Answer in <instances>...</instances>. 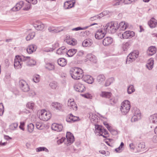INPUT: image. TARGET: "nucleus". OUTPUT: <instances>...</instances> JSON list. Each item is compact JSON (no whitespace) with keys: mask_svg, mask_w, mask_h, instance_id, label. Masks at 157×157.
Listing matches in <instances>:
<instances>
[{"mask_svg":"<svg viewBox=\"0 0 157 157\" xmlns=\"http://www.w3.org/2000/svg\"><path fill=\"white\" fill-rule=\"evenodd\" d=\"M62 106V104L57 102H53L51 105L52 109L60 111L63 109Z\"/></svg>","mask_w":157,"mask_h":157,"instance_id":"15","label":"nucleus"},{"mask_svg":"<svg viewBox=\"0 0 157 157\" xmlns=\"http://www.w3.org/2000/svg\"><path fill=\"white\" fill-rule=\"evenodd\" d=\"M39 113V118L43 121H46L48 120L51 117L50 113L44 109L41 110Z\"/></svg>","mask_w":157,"mask_h":157,"instance_id":"7","label":"nucleus"},{"mask_svg":"<svg viewBox=\"0 0 157 157\" xmlns=\"http://www.w3.org/2000/svg\"><path fill=\"white\" fill-rule=\"evenodd\" d=\"M156 52V48L155 46H151L148 47L147 51V55L149 56H152L155 54Z\"/></svg>","mask_w":157,"mask_h":157,"instance_id":"21","label":"nucleus"},{"mask_svg":"<svg viewBox=\"0 0 157 157\" xmlns=\"http://www.w3.org/2000/svg\"><path fill=\"white\" fill-rule=\"evenodd\" d=\"M63 127L61 124H59L57 123H53L52 126V130L57 132L61 131L63 129Z\"/></svg>","mask_w":157,"mask_h":157,"instance_id":"20","label":"nucleus"},{"mask_svg":"<svg viewBox=\"0 0 157 157\" xmlns=\"http://www.w3.org/2000/svg\"><path fill=\"white\" fill-rule=\"evenodd\" d=\"M25 56H16L14 59V66L15 69H19L22 67L23 63H25Z\"/></svg>","mask_w":157,"mask_h":157,"instance_id":"3","label":"nucleus"},{"mask_svg":"<svg viewBox=\"0 0 157 157\" xmlns=\"http://www.w3.org/2000/svg\"><path fill=\"white\" fill-rule=\"evenodd\" d=\"M113 40L112 38L110 37H106L103 40L102 44L105 46H108L113 43Z\"/></svg>","mask_w":157,"mask_h":157,"instance_id":"14","label":"nucleus"},{"mask_svg":"<svg viewBox=\"0 0 157 157\" xmlns=\"http://www.w3.org/2000/svg\"><path fill=\"white\" fill-rule=\"evenodd\" d=\"M49 85L52 89H56L57 86V83L55 81H53L50 83Z\"/></svg>","mask_w":157,"mask_h":157,"instance_id":"52","label":"nucleus"},{"mask_svg":"<svg viewBox=\"0 0 157 157\" xmlns=\"http://www.w3.org/2000/svg\"><path fill=\"white\" fill-rule=\"evenodd\" d=\"M82 96L87 98L91 99L92 98V96L89 93H86L84 94H82Z\"/></svg>","mask_w":157,"mask_h":157,"instance_id":"58","label":"nucleus"},{"mask_svg":"<svg viewBox=\"0 0 157 157\" xmlns=\"http://www.w3.org/2000/svg\"><path fill=\"white\" fill-rule=\"evenodd\" d=\"M95 128L96 133H98V135L102 136L104 138H107L105 135L108 134V131L101 126L98 124L95 125Z\"/></svg>","mask_w":157,"mask_h":157,"instance_id":"6","label":"nucleus"},{"mask_svg":"<svg viewBox=\"0 0 157 157\" xmlns=\"http://www.w3.org/2000/svg\"><path fill=\"white\" fill-rule=\"evenodd\" d=\"M27 107L30 109L33 110L34 108L35 104L32 102H29L27 104Z\"/></svg>","mask_w":157,"mask_h":157,"instance_id":"51","label":"nucleus"},{"mask_svg":"<svg viewBox=\"0 0 157 157\" xmlns=\"http://www.w3.org/2000/svg\"><path fill=\"white\" fill-rule=\"evenodd\" d=\"M102 17H103L102 14H99L98 15L90 17V20L91 21H93L98 19H100Z\"/></svg>","mask_w":157,"mask_h":157,"instance_id":"45","label":"nucleus"},{"mask_svg":"<svg viewBox=\"0 0 157 157\" xmlns=\"http://www.w3.org/2000/svg\"><path fill=\"white\" fill-rule=\"evenodd\" d=\"M106 33L102 29H99L98 30L95 35V37L96 39H101L103 38L105 36Z\"/></svg>","mask_w":157,"mask_h":157,"instance_id":"12","label":"nucleus"},{"mask_svg":"<svg viewBox=\"0 0 157 157\" xmlns=\"http://www.w3.org/2000/svg\"><path fill=\"white\" fill-rule=\"evenodd\" d=\"M37 152H40L42 151H45L46 152H48L49 151L48 149L46 147H40L36 149Z\"/></svg>","mask_w":157,"mask_h":157,"instance_id":"48","label":"nucleus"},{"mask_svg":"<svg viewBox=\"0 0 157 157\" xmlns=\"http://www.w3.org/2000/svg\"><path fill=\"white\" fill-rule=\"evenodd\" d=\"M66 137L67 143H66L65 144H67V146L70 145L75 141V138L73 135L70 132H67V133Z\"/></svg>","mask_w":157,"mask_h":157,"instance_id":"10","label":"nucleus"},{"mask_svg":"<svg viewBox=\"0 0 157 157\" xmlns=\"http://www.w3.org/2000/svg\"><path fill=\"white\" fill-rule=\"evenodd\" d=\"M19 86L22 90L25 92H28L30 89L29 87L24 80L21 79L19 82Z\"/></svg>","mask_w":157,"mask_h":157,"instance_id":"9","label":"nucleus"},{"mask_svg":"<svg viewBox=\"0 0 157 157\" xmlns=\"http://www.w3.org/2000/svg\"><path fill=\"white\" fill-rule=\"evenodd\" d=\"M82 80L85 82L89 84H92L94 82L93 78L91 76L88 75H84L82 77Z\"/></svg>","mask_w":157,"mask_h":157,"instance_id":"19","label":"nucleus"},{"mask_svg":"<svg viewBox=\"0 0 157 157\" xmlns=\"http://www.w3.org/2000/svg\"><path fill=\"white\" fill-rule=\"evenodd\" d=\"M35 36V33L34 32H32L29 33L26 37L27 41H29L34 38Z\"/></svg>","mask_w":157,"mask_h":157,"instance_id":"42","label":"nucleus"},{"mask_svg":"<svg viewBox=\"0 0 157 157\" xmlns=\"http://www.w3.org/2000/svg\"><path fill=\"white\" fill-rule=\"evenodd\" d=\"M40 79V76L36 74L33 76L32 80L36 83L39 82Z\"/></svg>","mask_w":157,"mask_h":157,"instance_id":"41","label":"nucleus"},{"mask_svg":"<svg viewBox=\"0 0 157 157\" xmlns=\"http://www.w3.org/2000/svg\"><path fill=\"white\" fill-rule=\"evenodd\" d=\"M130 108V104L128 101L125 100L121 103L120 109L122 114H126L129 112Z\"/></svg>","mask_w":157,"mask_h":157,"instance_id":"4","label":"nucleus"},{"mask_svg":"<svg viewBox=\"0 0 157 157\" xmlns=\"http://www.w3.org/2000/svg\"><path fill=\"white\" fill-rule=\"evenodd\" d=\"M57 62L59 65L62 67L65 66L67 63V60L63 58H59Z\"/></svg>","mask_w":157,"mask_h":157,"instance_id":"29","label":"nucleus"},{"mask_svg":"<svg viewBox=\"0 0 157 157\" xmlns=\"http://www.w3.org/2000/svg\"><path fill=\"white\" fill-rule=\"evenodd\" d=\"M132 112L133 115L131 119L132 122L137 121L141 119V114L138 109L137 108H134L132 109Z\"/></svg>","mask_w":157,"mask_h":157,"instance_id":"5","label":"nucleus"},{"mask_svg":"<svg viewBox=\"0 0 157 157\" xmlns=\"http://www.w3.org/2000/svg\"><path fill=\"white\" fill-rule=\"evenodd\" d=\"M149 119L151 122L154 124H157V113L150 116Z\"/></svg>","mask_w":157,"mask_h":157,"instance_id":"30","label":"nucleus"},{"mask_svg":"<svg viewBox=\"0 0 157 157\" xmlns=\"http://www.w3.org/2000/svg\"><path fill=\"white\" fill-rule=\"evenodd\" d=\"M4 112V106L2 103H0V116H2Z\"/></svg>","mask_w":157,"mask_h":157,"instance_id":"54","label":"nucleus"},{"mask_svg":"<svg viewBox=\"0 0 157 157\" xmlns=\"http://www.w3.org/2000/svg\"><path fill=\"white\" fill-rule=\"evenodd\" d=\"M72 78L74 79H79L83 77L84 72L82 70L78 67L72 68L70 71Z\"/></svg>","mask_w":157,"mask_h":157,"instance_id":"2","label":"nucleus"},{"mask_svg":"<svg viewBox=\"0 0 157 157\" xmlns=\"http://www.w3.org/2000/svg\"><path fill=\"white\" fill-rule=\"evenodd\" d=\"M154 61L152 59H150L147 61L146 65L147 68L149 70H151L153 67Z\"/></svg>","mask_w":157,"mask_h":157,"instance_id":"32","label":"nucleus"},{"mask_svg":"<svg viewBox=\"0 0 157 157\" xmlns=\"http://www.w3.org/2000/svg\"><path fill=\"white\" fill-rule=\"evenodd\" d=\"M71 117H72L71 119L72 120V121L73 122H74L76 121H77L79 119L78 117L74 116L72 114V116H71Z\"/></svg>","mask_w":157,"mask_h":157,"instance_id":"64","label":"nucleus"},{"mask_svg":"<svg viewBox=\"0 0 157 157\" xmlns=\"http://www.w3.org/2000/svg\"><path fill=\"white\" fill-rule=\"evenodd\" d=\"M105 79V78L103 75H98L97 78V81L99 84L103 83Z\"/></svg>","mask_w":157,"mask_h":157,"instance_id":"37","label":"nucleus"},{"mask_svg":"<svg viewBox=\"0 0 157 157\" xmlns=\"http://www.w3.org/2000/svg\"><path fill=\"white\" fill-rule=\"evenodd\" d=\"M95 25H97V23H93L91 24L90 25L88 26H86L83 27H78L75 28H73L72 29V31H78L81 30H85L87 29L89 27L91 26H93Z\"/></svg>","mask_w":157,"mask_h":157,"instance_id":"36","label":"nucleus"},{"mask_svg":"<svg viewBox=\"0 0 157 157\" xmlns=\"http://www.w3.org/2000/svg\"><path fill=\"white\" fill-rule=\"evenodd\" d=\"M114 81V79L112 77L107 79L105 83V86H109L111 83H113Z\"/></svg>","mask_w":157,"mask_h":157,"instance_id":"43","label":"nucleus"},{"mask_svg":"<svg viewBox=\"0 0 157 157\" xmlns=\"http://www.w3.org/2000/svg\"><path fill=\"white\" fill-rule=\"evenodd\" d=\"M148 24L150 28H154L156 27L157 24V21L156 19L152 17L148 21Z\"/></svg>","mask_w":157,"mask_h":157,"instance_id":"28","label":"nucleus"},{"mask_svg":"<svg viewBox=\"0 0 157 157\" xmlns=\"http://www.w3.org/2000/svg\"><path fill=\"white\" fill-rule=\"evenodd\" d=\"M145 147V144L144 142H141L139 143L138 145V147L140 149L144 148Z\"/></svg>","mask_w":157,"mask_h":157,"instance_id":"60","label":"nucleus"},{"mask_svg":"<svg viewBox=\"0 0 157 157\" xmlns=\"http://www.w3.org/2000/svg\"><path fill=\"white\" fill-rule=\"evenodd\" d=\"M67 105L70 109L75 111H76L77 110V105L73 99H69L68 100Z\"/></svg>","mask_w":157,"mask_h":157,"instance_id":"13","label":"nucleus"},{"mask_svg":"<svg viewBox=\"0 0 157 157\" xmlns=\"http://www.w3.org/2000/svg\"><path fill=\"white\" fill-rule=\"evenodd\" d=\"M87 58L90 61L94 63H96L97 62L96 56L92 54H88L87 56Z\"/></svg>","mask_w":157,"mask_h":157,"instance_id":"27","label":"nucleus"},{"mask_svg":"<svg viewBox=\"0 0 157 157\" xmlns=\"http://www.w3.org/2000/svg\"><path fill=\"white\" fill-rule=\"evenodd\" d=\"M72 114H70L69 115H68L66 118V121L67 122H72L71 118Z\"/></svg>","mask_w":157,"mask_h":157,"instance_id":"57","label":"nucleus"},{"mask_svg":"<svg viewBox=\"0 0 157 157\" xmlns=\"http://www.w3.org/2000/svg\"><path fill=\"white\" fill-rule=\"evenodd\" d=\"M76 49H71L69 50L66 52L67 55L68 57H71L73 56L77 52Z\"/></svg>","mask_w":157,"mask_h":157,"instance_id":"33","label":"nucleus"},{"mask_svg":"<svg viewBox=\"0 0 157 157\" xmlns=\"http://www.w3.org/2000/svg\"><path fill=\"white\" fill-rule=\"evenodd\" d=\"M18 124L17 123H13L9 126V129L11 130H15L17 128Z\"/></svg>","mask_w":157,"mask_h":157,"instance_id":"44","label":"nucleus"},{"mask_svg":"<svg viewBox=\"0 0 157 157\" xmlns=\"http://www.w3.org/2000/svg\"><path fill=\"white\" fill-rule=\"evenodd\" d=\"M37 49L36 46L34 44H32L29 45L27 48V52L29 54H31L35 51Z\"/></svg>","mask_w":157,"mask_h":157,"instance_id":"23","label":"nucleus"},{"mask_svg":"<svg viewBox=\"0 0 157 157\" xmlns=\"http://www.w3.org/2000/svg\"><path fill=\"white\" fill-rule=\"evenodd\" d=\"M25 1L29 3L34 5L36 4L37 2V0H25Z\"/></svg>","mask_w":157,"mask_h":157,"instance_id":"59","label":"nucleus"},{"mask_svg":"<svg viewBox=\"0 0 157 157\" xmlns=\"http://www.w3.org/2000/svg\"><path fill=\"white\" fill-rule=\"evenodd\" d=\"M118 23L117 21L107 23L105 26L104 30L109 33H114L119 29Z\"/></svg>","mask_w":157,"mask_h":157,"instance_id":"1","label":"nucleus"},{"mask_svg":"<svg viewBox=\"0 0 157 157\" xmlns=\"http://www.w3.org/2000/svg\"><path fill=\"white\" fill-rule=\"evenodd\" d=\"M89 115V118L92 122L94 123L97 121V116L96 114L91 113H90Z\"/></svg>","mask_w":157,"mask_h":157,"instance_id":"35","label":"nucleus"},{"mask_svg":"<svg viewBox=\"0 0 157 157\" xmlns=\"http://www.w3.org/2000/svg\"><path fill=\"white\" fill-rule=\"evenodd\" d=\"M128 24L126 23L124 21H122L119 23H118L119 28H120L121 30H125L128 27Z\"/></svg>","mask_w":157,"mask_h":157,"instance_id":"34","label":"nucleus"},{"mask_svg":"<svg viewBox=\"0 0 157 157\" xmlns=\"http://www.w3.org/2000/svg\"><path fill=\"white\" fill-rule=\"evenodd\" d=\"M135 89L134 88V86L133 85H130L128 87L127 89V92L128 94H130L134 92Z\"/></svg>","mask_w":157,"mask_h":157,"instance_id":"46","label":"nucleus"},{"mask_svg":"<svg viewBox=\"0 0 157 157\" xmlns=\"http://www.w3.org/2000/svg\"><path fill=\"white\" fill-rule=\"evenodd\" d=\"M67 49L64 46H62L57 50L56 53L58 55H63L67 52Z\"/></svg>","mask_w":157,"mask_h":157,"instance_id":"31","label":"nucleus"},{"mask_svg":"<svg viewBox=\"0 0 157 157\" xmlns=\"http://www.w3.org/2000/svg\"><path fill=\"white\" fill-rule=\"evenodd\" d=\"M48 30L50 32L57 33L61 32L62 29H61L60 30H58V29H56V28H55L53 27H49V28H48Z\"/></svg>","mask_w":157,"mask_h":157,"instance_id":"47","label":"nucleus"},{"mask_svg":"<svg viewBox=\"0 0 157 157\" xmlns=\"http://www.w3.org/2000/svg\"><path fill=\"white\" fill-rule=\"evenodd\" d=\"M66 139L65 137H63L61 139L57 141V143L58 144H62L63 142Z\"/></svg>","mask_w":157,"mask_h":157,"instance_id":"63","label":"nucleus"},{"mask_svg":"<svg viewBox=\"0 0 157 157\" xmlns=\"http://www.w3.org/2000/svg\"><path fill=\"white\" fill-rule=\"evenodd\" d=\"M34 128V124L32 123H30L28 125V131L29 133L33 132Z\"/></svg>","mask_w":157,"mask_h":157,"instance_id":"49","label":"nucleus"},{"mask_svg":"<svg viewBox=\"0 0 157 157\" xmlns=\"http://www.w3.org/2000/svg\"><path fill=\"white\" fill-rule=\"evenodd\" d=\"M30 8L31 5L29 4H27L23 8V10L25 11H28L30 9Z\"/></svg>","mask_w":157,"mask_h":157,"instance_id":"62","label":"nucleus"},{"mask_svg":"<svg viewBox=\"0 0 157 157\" xmlns=\"http://www.w3.org/2000/svg\"><path fill=\"white\" fill-rule=\"evenodd\" d=\"M139 52L134 51L130 53L127 57L126 63H129L134 61L139 56Z\"/></svg>","mask_w":157,"mask_h":157,"instance_id":"8","label":"nucleus"},{"mask_svg":"<svg viewBox=\"0 0 157 157\" xmlns=\"http://www.w3.org/2000/svg\"><path fill=\"white\" fill-rule=\"evenodd\" d=\"M59 44L57 42H56L54 44H52V49H53V50L55 49L56 48L59 47Z\"/></svg>","mask_w":157,"mask_h":157,"instance_id":"61","label":"nucleus"},{"mask_svg":"<svg viewBox=\"0 0 157 157\" xmlns=\"http://www.w3.org/2000/svg\"><path fill=\"white\" fill-rule=\"evenodd\" d=\"M75 2L71 1H67L64 3V8L65 9H67L72 8L74 6Z\"/></svg>","mask_w":157,"mask_h":157,"instance_id":"26","label":"nucleus"},{"mask_svg":"<svg viewBox=\"0 0 157 157\" xmlns=\"http://www.w3.org/2000/svg\"><path fill=\"white\" fill-rule=\"evenodd\" d=\"M44 67L46 69L50 71H53L55 69L54 64L50 62L46 63Z\"/></svg>","mask_w":157,"mask_h":157,"instance_id":"25","label":"nucleus"},{"mask_svg":"<svg viewBox=\"0 0 157 157\" xmlns=\"http://www.w3.org/2000/svg\"><path fill=\"white\" fill-rule=\"evenodd\" d=\"M93 42L90 39H86L82 43V46L83 47H90L93 44Z\"/></svg>","mask_w":157,"mask_h":157,"instance_id":"24","label":"nucleus"},{"mask_svg":"<svg viewBox=\"0 0 157 157\" xmlns=\"http://www.w3.org/2000/svg\"><path fill=\"white\" fill-rule=\"evenodd\" d=\"M24 58L26 60V61H25V63L27 65L32 66L36 64V61L33 59H31L30 57L25 56Z\"/></svg>","mask_w":157,"mask_h":157,"instance_id":"18","label":"nucleus"},{"mask_svg":"<svg viewBox=\"0 0 157 157\" xmlns=\"http://www.w3.org/2000/svg\"><path fill=\"white\" fill-rule=\"evenodd\" d=\"M111 93L110 92L102 91L100 94L101 97L109 98L111 96Z\"/></svg>","mask_w":157,"mask_h":157,"instance_id":"40","label":"nucleus"},{"mask_svg":"<svg viewBox=\"0 0 157 157\" xmlns=\"http://www.w3.org/2000/svg\"><path fill=\"white\" fill-rule=\"evenodd\" d=\"M74 87L75 90L79 92H82L85 90L84 86L78 82L74 84Z\"/></svg>","mask_w":157,"mask_h":157,"instance_id":"11","label":"nucleus"},{"mask_svg":"<svg viewBox=\"0 0 157 157\" xmlns=\"http://www.w3.org/2000/svg\"><path fill=\"white\" fill-rule=\"evenodd\" d=\"M36 125L37 128L41 130L42 129L43 126L41 123L39 122H36Z\"/></svg>","mask_w":157,"mask_h":157,"instance_id":"55","label":"nucleus"},{"mask_svg":"<svg viewBox=\"0 0 157 157\" xmlns=\"http://www.w3.org/2000/svg\"><path fill=\"white\" fill-rule=\"evenodd\" d=\"M135 33L132 31H126L122 34L123 38H131L134 36Z\"/></svg>","mask_w":157,"mask_h":157,"instance_id":"17","label":"nucleus"},{"mask_svg":"<svg viewBox=\"0 0 157 157\" xmlns=\"http://www.w3.org/2000/svg\"><path fill=\"white\" fill-rule=\"evenodd\" d=\"M66 42L67 44L72 45H75L77 43V40L75 39H66Z\"/></svg>","mask_w":157,"mask_h":157,"instance_id":"38","label":"nucleus"},{"mask_svg":"<svg viewBox=\"0 0 157 157\" xmlns=\"http://www.w3.org/2000/svg\"><path fill=\"white\" fill-rule=\"evenodd\" d=\"M124 0H115L113 1V5L114 6L119 5L123 3Z\"/></svg>","mask_w":157,"mask_h":157,"instance_id":"50","label":"nucleus"},{"mask_svg":"<svg viewBox=\"0 0 157 157\" xmlns=\"http://www.w3.org/2000/svg\"><path fill=\"white\" fill-rule=\"evenodd\" d=\"M24 4V2L22 1H21L17 3L15 6L11 9V10L13 11H18L22 7Z\"/></svg>","mask_w":157,"mask_h":157,"instance_id":"22","label":"nucleus"},{"mask_svg":"<svg viewBox=\"0 0 157 157\" xmlns=\"http://www.w3.org/2000/svg\"><path fill=\"white\" fill-rule=\"evenodd\" d=\"M107 129L110 132L113 134H117V132L116 131L113 129L109 125L107 128Z\"/></svg>","mask_w":157,"mask_h":157,"instance_id":"53","label":"nucleus"},{"mask_svg":"<svg viewBox=\"0 0 157 157\" xmlns=\"http://www.w3.org/2000/svg\"><path fill=\"white\" fill-rule=\"evenodd\" d=\"M25 125V123L24 122L21 121L20 122V125L19 126V128L21 130L24 131Z\"/></svg>","mask_w":157,"mask_h":157,"instance_id":"56","label":"nucleus"},{"mask_svg":"<svg viewBox=\"0 0 157 157\" xmlns=\"http://www.w3.org/2000/svg\"><path fill=\"white\" fill-rule=\"evenodd\" d=\"M34 27L37 30H42L44 27V25L40 21H38L35 22L33 24Z\"/></svg>","mask_w":157,"mask_h":157,"instance_id":"16","label":"nucleus"},{"mask_svg":"<svg viewBox=\"0 0 157 157\" xmlns=\"http://www.w3.org/2000/svg\"><path fill=\"white\" fill-rule=\"evenodd\" d=\"M131 45V43L130 41H128L124 43L123 44L122 49L124 51H126L130 48Z\"/></svg>","mask_w":157,"mask_h":157,"instance_id":"39","label":"nucleus"}]
</instances>
